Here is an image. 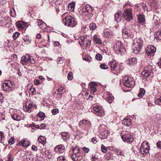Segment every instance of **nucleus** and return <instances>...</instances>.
<instances>
[{"instance_id": "cd10ccee", "label": "nucleus", "mask_w": 161, "mask_h": 161, "mask_svg": "<svg viewBox=\"0 0 161 161\" xmlns=\"http://www.w3.org/2000/svg\"><path fill=\"white\" fill-rule=\"evenodd\" d=\"M16 25L18 28L21 30L23 29L25 26L24 22L21 21L17 22L16 23Z\"/></svg>"}, {"instance_id": "f8f14e48", "label": "nucleus", "mask_w": 161, "mask_h": 161, "mask_svg": "<svg viewBox=\"0 0 161 161\" xmlns=\"http://www.w3.org/2000/svg\"><path fill=\"white\" fill-rule=\"evenodd\" d=\"M146 55L152 56L156 51V47L153 45H150L147 47L146 49Z\"/></svg>"}, {"instance_id": "13d9d810", "label": "nucleus", "mask_w": 161, "mask_h": 161, "mask_svg": "<svg viewBox=\"0 0 161 161\" xmlns=\"http://www.w3.org/2000/svg\"><path fill=\"white\" fill-rule=\"evenodd\" d=\"M12 10L13 11H12V10H11L10 13H11V16L14 17L15 15V14L14 13L15 10L14 8L12 9Z\"/></svg>"}, {"instance_id": "e433bc0d", "label": "nucleus", "mask_w": 161, "mask_h": 161, "mask_svg": "<svg viewBox=\"0 0 161 161\" xmlns=\"http://www.w3.org/2000/svg\"><path fill=\"white\" fill-rule=\"evenodd\" d=\"M145 92V90L143 88H141L140 90L139 93L138 94V96L141 97H142L144 95Z\"/></svg>"}, {"instance_id": "58836bf2", "label": "nucleus", "mask_w": 161, "mask_h": 161, "mask_svg": "<svg viewBox=\"0 0 161 161\" xmlns=\"http://www.w3.org/2000/svg\"><path fill=\"white\" fill-rule=\"evenodd\" d=\"M115 152L118 155L123 156L124 155L123 151L120 149L116 150Z\"/></svg>"}, {"instance_id": "bb28decb", "label": "nucleus", "mask_w": 161, "mask_h": 161, "mask_svg": "<svg viewBox=\"0 0 161 161\" xmlns=\"http://www.w3.org/2000/svg\"><path fill=\"white\" fill-rule=\"evenodd\" d=\"M37 22L38 26L42 30H44L46 28V25L43 21L40 20H38Z\"/></svg>"}, {"instance_id": "a878e982", "label": "nucleus", "mask_w": 161, "mask_h": 161, "mask_svg": "<svg viewBox=\"0 0 161 161\" xmlns=\"http://www.w3.org/2000/svg\"><path fill=\"white\" fill-rule=\"evenodd\" d=\"M69 133L68 132H63L61 133V136L64 141H67L69 138Z\"/></svg>"}, {"instance_id": "20e7f679", "label": "nucleus", "mask_w": 161, "mask_h": 161, "mask_svg": "<svg viewBox=\"0 0 161 161\" xmlns=\"http://www.w3.org/2000/svg\"><path fill=\"white\" fill-rule=\"evenodd\" d=\"M122 14L124 19L127 21L131 22L134 19L132 15V10L131 8L125 9Z\"/></svg>"}, {"instance_id": "69168bd1", "label": "nucleus", "mask_w": 161, "mask_h": 161, "mask_svg": "<svg viewBox=\"0 0 161 161\" xmlns=\"http://www.w3.org/2000/svg\"><path fill=\"white\" fill-rule=\"evenodd\" d=\"M54 44L55 45H56V46H58V47H59V46H60L59 43L58 42H54Z\"/></svg>"}, {"instance_id": "37998d69", "label": "nucleus", "mask_w": 161, "mask_h": 161, "mask_svg": "<svg viewBox=\"0 0 161 161\" xmlns=\"http://www.w3.org/2000/svg\"><path fill=\"white\" fill-rule=\"evenodd\" d=\"M112 156V154L110 152H108L105 155V157L107 160H109Z\"/></svg>"}, {"instance_id": "864d4df0", "label": "nucleus", "mask_w": 161, "mask_h": 161, "mask_svg": "<svg viewBox=\"0 0 161 161\" xmlns=\"http://www.w3.org/2000/svg\"><path fill=\"white\" fill-rule=\"evenodd\" d=\"M30 92L33 94H35L34 93L36 92V89L34 87H31L30 89Z\"/></svg>"}, {"instance_id": "39448f33", "label": "nucleus", "mask_w": 161, "mask_h": 161, "mask_svg": "<svg viewBox=\"0 0 161 161\" xmlns=\"http://www.w3.org/2000/svg\"><path fill=\"white\" fill-rule=\"evenodd\" d=\"M150 147L148 143L146 141L143 142L140 147V152L143 156H147L149 152Z\"/></svg>"}, {"instance_id": "4be33fe9", "label": "nucleus", "mask_w": 161, "mask_h": 161, "mask_svg": "<svg viewBox=\"0 0 161 161\" xmlns=\"http://www.w3.org/2000/svg\"><path fill=\"white\" fill-rule=\"evenodd\" d=\"M11 84L10 81L5 82L3 85V87L4 90L5 91H9Z\"/></svg>"}, {"instance_id": "338daca9", "label": "nucleus", "mask_w": 161, "mask_h": 161, "mask_svg": "<svg viewBox=\"0 0 161 161\" xmlns=\"http://www.w3.org/2000/svg\"><path fill=\"white\" fill-rule=\"evenodd\" d=\"M92 142H93L94 143H96L97 141L96 140V138L94 137L92 139Z\"/></svg>"}, {"instance_id": "bf43d9fd", "label": "nucleus", "mask_w": 161, "mask_h": 161, "mask_svg": "<svg viewBox=\"0 0 161 161\" xmlns=\"http://www.w3.org/2000/svg\"><path fill=\"white\" fill-rule=\"evenodd\" d=\"M25 110L29 113H30L31 111V109L28 106H25Z\"/></svg>"}, {"instance_id": "de8ad7c7", "label": "nucleus", "mask_w": 161, "mask_h": 161, "mask_svg": "<svg viewBox=\"0 0 161 161\" xmlns=\"http://www.w3.org/2000/svg\"><path fill=\"white\" fill-rule=\"evenodd\" d=\"M100 68L102 69H106L108 68V66L105 64H102L100 65Z\"/></svg>"}, {"instance_id": "72a5a7b5", "label": "nucleus", "mask_w": 161, "mask_h": 161, "mask_svg": "<svg viewBox=\"0 0 161 161\" xmlns=\"http://www.w3.org/2000/svg\"><path fill=\"white\" fill-rule=\"evenodd\" d=\"M75 2H72L69 4L68 6V8L71 11H74L75 8Z\"/></svg>"}, {"instance_id": "412c9836", "label": "nucleus", "mask_w": 161, "mask_h": 161, "mask_svg": "<svg viewBox=\"0 0 161 161\" xmlns=\"http://www.w3.org/2000/svg\"><path fill=\"white\" fill-rule=\"evenodd\" d=\"M18 144L19 145H21L23 147H27L29 146L30 142L29 141H26V140H22L19 141Z\"/></svg>"}, {"instance_id": "5701e85b", "label": "nucleus", "mask_w": 161, "mask_h": 161, "mask_svg": "<svg viewBox=\"0 0 161 161\" xmlns=\"http://www.w3.org/2000/svg\"><path fill=\"white\" fill-rule=\"evenodd\" d=\"M129 63H128V64L130 66H133L137 63V59L135 57L130 58L129 59Z\"/></svg>"}, {"instance_id": "473e14b6", "label": "nucleus", "mask_w": 161, "mask_h": 161, "mask_svg": "<svg viewBox=\"0 0 161 161\" xmlns=\"http://www.w3.org/2000/svg\"><path fill=\"white\" fill-rule=\"evenodd\" d=\"M39 142L44 145L46 143V139L45 138L42 136H40L38 138Z\"/></svg>"}, {"instance_id": "9b49d317", "label": "nucleus", "mask_w": 161, "mask_h": 161, "mask_svg": "<svg viewBox=\"0 0 161 161\" xmlns=\"http://www.w3.org/2000/svg\"><path fill=\"white\" fill-rule=\"evenodd\" d=\"M121 137L124 142L127 143H131L134 141L132 136L129 134L123 135Z\"/></svg>"}, {"instance_id": "f257e3e1", "label": "nucleus", "mask_w": 161, "mask_h": 161, "mask_svg": "<svg viewBox=\"0 0 161 161\" xmlns=\"http://www.w3.org/2000/svg\"><path fill=\"white\" fill-rule=\"evenodd\" d=\"M142 41L140 38H136L134 40L133 44V52L135 54H138L140 51L142 47Z\"/></svg>"}, {"instance_id": "e2e57ef3", "label": "nucleus", "mask_w": 161, "mask_h": 161, "mask_svg": "<svg viewBox=\"0 0 161 161\" xmlns=\"http://www.w3.org/2000/svg\"><path fill=\"white\" fill-rule=\"evenodd\" d=\"M83 149L84 150L85 153H87L89 151V149L86 148V147H83Z\"/></svg>"}, {"instance_id": "c9c22d12", "label": "nucleus", "mask_w": 161, "mask_h": 161, "mask_svg": "<svg viewBox=\"0 0 161 161\" xmlns=\"http://www.w3.org/2000/svg\"><path fill=\"white\" fill-rule=\"evenodd\" d=\"M12 118L14 120L16 121H19L20 120L21 117L18 114H15L14 115H12Z\"/></svg>"}, {"instance_id": "423d86ee", "label": "nucleus", "mask_w": 161, "mask_h": 161, "mask_svg": "<svg viewBox=\"0 0 161 161\" xmlns=\"http://www.w3.org/2000/svg\"><path fill=\"white\" fill-rule=\"evenodd\" d=\"M123 82L124 86L128 87H132L134 86L135 84L132 78L126 76L123 78Z\"/></svg>"}, {"instance_id": "1a4fd4ad", "label": "nucleus", "mask_w": 161, "mask_h": 161, "mask_svg": "<svg viewBox=\"0 0 161 161\" xmlns=\"http://www.w3.org/2000/svg\"><path fill=\"white\" fill-rule=\"evenodd\" d=\"M153 68L152 65H149L145 67L144 70L142 72L141 74L144 79H146L150 75Z\"/></svg>"}, {"instance_id": "f3484780", "label": "nucleus", "mask_w": 161, "mask_h": 161, "mask_svg": "<svg viewBox=\"0 0 161 161\" xmlns=\"http://www.w3.org/2000/svg\"><path fill=\"white\" fill-rule=\"evenodd\" d=\"M97 85L95 82H90L89 85V87L90 91L93 92H95L97 91Z\"/></svg>"}, {"instance_id": "7c9ffc66", "label": "nucleus", "mask_w": 161, "mask_h": 161, "mask_svg": "<svg viewBox=\"0 0 161 161\" xmlns=\"http://www.w3.org/2000/svg\"><path fill=\"white\" fill-rule=\"evenodd\" d=\"M113 35V33L112 31H107L105 32L104 34V36L106 38H109Z\"/></svg>"}, {"instance_id": "0eeeda50", "label": "nucleus", "mask_w": 161, "mask_h": 161, "mask_svg": "<svg viewBox=\"0 0 161 161\" xmlns=\"http://www.w3.org/2000/svg\"><path fill=\"white\" fill-rule=\"evenodd\" d=\"M21 63L23 65H25L28 63L34 64L35 61L32 56L26 54L25 56L22 57L21 59Z\"/></svg>"}, {"instance_id": "393cba45", "label": "nucleus", "mask_w": 161, "mask_h": 161, "mask_svg": "<svg viewBox=\"0 0 161 161\" xmlns=\"http://www.w3.org/2000/svg\"><path fill=\"white\" fill-rule=\"evenodd\" d=\"M106 94L108 96L106 98V100L107 102L109 103H112L114 99V98L112 94L110 93L109 92H107Z\"/></svg>"}, {"instance_id": "ea45409f", "label": "nucleus", "mask_w": 161, "mask_h": 161, "mask_svg": "<svg viewBox=\"0 0 161 161\" xmlns=\"http://www.w3.org/2000/svg\"><path fill=\"white\" fill-rule=\"evenodd\" d=\"M63 88L62 87V86H60L58 88L57 91L58 93L57 94V95H59L60 96H61L62 94V92L63 90Z\"/></svg>"}, {"instance_id": "9d476101", "label": "nucleus", "mask_w": 161, "mask_h": 161, "mask_svg": "<svg viewBox=\"0 0 161 161\" xmlns=\"http://www.w3.org/2000/svg\"><path fill=\"white\" fill-rule=\"evenodd\" d=\"M85 42H86V47H89L91 45V41L87 39L86 36H81L79 39V42L80 45L82 47H84Z\"/></svg>"}, {"instance_id": "6ab92c4d", "label": "nucleus", "mask_w": 161, "mask_h": 161, "mask_svg": "<svg viewBox=\"0 0 161 161\" xmlns=\"http://www.w3.org/2000/svg\"><path fill=\"white\" fill-rule=\"evenodd\" d=\"M65 147L63 145H60L56 146L54 150L56 152L63 153L64 151Z\"/></svg>"}, {"instance_id": "f704fd0d", "label": "nucleus", "mask_w": 161, "mask_h": 161, "mask_svg": "<svg viewBox=\"0 0 161 161\" xmlns=\"http://www.w3.org/2000/svg\"><path fill=\"white\" fill-rule=\"evenodd\" d=\"M155 37L156 40H161V30L156 32Z\"/></svg>"}, {"instance_id": "c85d7f7f", "label": "nucleus", "mask_w": 161, "mask_h": 161, "mask_svg": "<svg viewBox=\"0 0 161 161\" xmlns=\"http://www.w3.org/2000/svg\"><path fill=\"white\" fill-rule=\"evenodd\" d=\"M122 37L123 38L126 39L128 37L130 34L128 33L127 29H123L122 30Z\"/></svg>"}, {"instance_id": "4d7b16f0", "label": "nucleus", "mask_w": 161, "mask_h": 161, "mask_svg": "<svg viewBox=\"0 0 161 161\" xmlns=\"http://www.w3.org/2000/svg\"><path fill=\"white\" fill-rule=\"evenodd\" d=\"M63 58H58V63L61 64L63 63Z\"/></svg>"}, {"instance_id": "8fccbe9b", "label": "nucleus", "mask_w": 161, "mask_h": 161, "mask_svg": "<svg viewBox=\"0 0 161 161\" xmlns=\"http://www.w3.org/2000/svg\"><path fill=\"white\" fill-rule=\"evenodd\" d=\"M95 57L98 60H101L102 59V56L100 54L98 53L96 55Z\"/></svg>"}, {"instance_id": "2f4dec72", "label": "nucleus", "mask_w": 161, "mask_h": 161, "mask_svg": "<svg viewBox=\"0 0 161 161\" xmlns=\"http://www.w3.org/2000/svg\"><path fill=\"white\" fill-rule=\"evenodd\" d=\"M83 124L87 125V126H90L91 125L90 122L89 121L85 120H82L79 122V125H82Z\"/></svg>"}, {"instance_id": "7ed1b4c3", "label": "nucleus", "mask_w": 161, "mask_h": 161, "mask_svg": "<svg viewBox=\"0 0 161 161\" xmlns=\"http://www.w3.org/2000/svg\"><path fill=\"white\" fill-rule=\"evenodd\" d=\"M72 151L74 154L71 155V158L74 161H79L82 159V155L80 153V150L77 147H73Z\"/></svg>"}, {"instance_id": "dca6fc26", "label": "nucleus", "mask_w": 161, "mask_h": 161, "mask_svg": "<svg viewBox=\"0 0 161 161\" xmlns=\"http://www.w3.org/2000/svg\"><path fill=\"white\" fill-rule=\"evenodd\" d=\"M109 65L112 70H116L118 67V64L115 60H112L109 63Z\"/></svg>"}, {"instance_id": "a19ab883", "label": "nucleus", "mask_w": 161, "mask_h": 161, "mask_svg": "<svg viewBox=\"0 0 161 161\" xmlns=\"http://www.w3.org/2000/svg\"><path fill=\"white\" fill-rule=\"evenodd\" d=\"M20 35L19 33L18 32H16L13 35V37L14 40H16L17 38L19 37Z\"/></svg>"}, {"instance_id": "4c0bfd02", "label": "nucleus", "mask_w": 161, "mask_h": 161, "mask_svg": "<svg viewBox=\"0 0 161 161\" xmlns=\"http://www.w3.org/2000/svg\"><path fill=\"white\" fill-rule=\"evenodd\" d=\"M37 116L40 117L42 120H43L45 117V114L42 112H40L37 114Z\"/></svg>"}, {"instance_id": "09e8293b", "label": "nucleus", "mask_w": 161, "mask_h": 161, "mask_svg": "<svg viewBox=\"0 0 161 161\" xmlns=\"http://www.w3.org/2000/svg\"><path fill=\"white\" fill-rule=\"evenodd\" d=\"M14 142V137H11L8 141V144L10 145L13 144Z\"/></svg>"}, {"instance_id": "2eb2a0df", "label": "nucleus", "mask_w": 161, "mask_h": 161, "mask_svg": "<svg viewBox=\"0 0 161 161\" xmlns=\"http://www.w3.org/2000/svg\"><path fill=\"white\" fill-rule=\"evenodd\" d=\"M137 23L140 24H143V23L145 22V17L144 15L142 14L139 13L137 15Z\"/></svg>"}, {"instance_id": "49530a36", "label": "nucleus", "mask_w": 161, "mask_h": 161, "mask_svg": "<svg viewBox=\"0 0 161 161\" xmlns=\"http://www.w3.org/2000/svg\"><path fill=\"white\" fill-rule=\"evenodd\" d=\"M155 102L156 104L159 105H161V96L156 100Z\"/></svg>"}, {"instance_id": "4468645a", "label": "nucleus", "mask_w": 161, "mask_h": 161, "mask_svg": "<svg viewBox=\"0 0 161 161\" xmlns=\"http://www.w3.org/2000/svg\"><path fill=\"white\" fill-rule=\"evenodd\" d=\"M94 110L96 114L98 116L103 115L104 114V111L101 109V107L98 106H97L93 107Z\"/></svg>"}, {"instance_id": "6e6552de", "label": "nucleus", "mask_w": 161, "mask_h": 161, "mask_svg": "<svg viewBox=\"0 0 161 161\" xmlns=\"http://www.w3.org/2000/svg\"><path fill=\"white\" fill-rule=\"evenodd\" d=\"M114 50L116 53L118 54H122V52L125 51L124 47L123 44L121 41H117L114 46Z\"/></svg>"}, {"instance_id": "c756f323", "label": "nucleus", "mask_w": 161, "mask_h": 161, "mask_svg": "<svg viewBox=\"0 0 161 161\" xmlns=\"http://www.w3.org/2000/svg\"><path fill=\"white\" fill-rule=\"evenodd\" d=\"M122 13L121 12H119L116 13L115 14V20L117 22L120 21L121 19V15Z\"/></svg>"}, {"instance_id": "6e6d98bb", "label": "nucleus", "mask_w": 161, "mask_h": 161, "mask_svg": "<svg viewBox=\"0 0 161 161\" xmlns=\"http://www.w3.org/2000/svg\"><path fill=\"white\" fill-rule=\"evenodd\" d=\"M157 146L158 148L161 149V142L159 141L157 143Z\"/></svg>"}, {"instance_id": "3c124183", "label": "nucleus", "mask_w": 161, "mask_h": 161, "mask_svg": "<svg viewBox=\"0 0 161 161\" xmlns=\"http://www.w3.org/2000/svg\"><path fill=\"white\" fill-rule=\"evenodd\" d=\"M58 161H67L65 158L63 156H60L58 157Z\"/></svg>"}, {"instance_id": "a18cd8bd", "label": "nucleus", "mask_w": 161, "mask_h": 161, "mask_svg": "<svg viewBox=\"0 0 161 161\" xmlns=\"http://www.w3.org/2000/svg\"><path fill=\"white\" fill-rule=\"evenodd\" d=\"M101 149L102 151L104 153H106L107 151V149L103 144L101 145Z\"/></svg>"}, {"instance_id": "052dcab7", "label": "nucleus", "mask_w": 161, "mask_h": 161, "mask_svg": "<svg viewBox=\"0 0 161 161\" xmlns=\"http://www.w3.org/2000/svg\"><path fill=\"white\" fill-rule=\"evenodd\" d=\"M32 149L34 151H36L37 149V147L35 145H33L32 146Z\"/></svg>"}, {"instance_id": "680f3d73", "label": "nucleus", "mask_w": 161, "mask_h": 161, "mask_svg": "<svg viewBox=\"0 0 161 161\" xmlns=\"http://www.w3.org/2000/svg\"><path fill=\"white\" fill-rule=\"evenodd\" d=\"M34 83L36 85H38L40 84L39 80L38 79H36L34 81Z\"/></svg>"}, {"instance_id": "79ce46f5", "label": "nucleus", "mask_w": 161, "mask_h": 161, "mask_svg": "<svg viewBox=\"0 0 161 161\" xmlns=\"http://www.w3.org/2000/svg\"><path fill=\"white\" fill-rule=\"evenodd\" d=\"M89 27L91 30H94L97 28V26L95 23H92L90 24Z\"/></svg>"}, {"instance_id": "a211bd4d", "label": "nucleus", "mask_w": 161, "mask_h": 161, "mask_svg": "<svg viewBox=\"0 0 161 161\" xmlns=\"http://www.w3.org/2000/svg\"><path fill=\"white\" fill-rule=\"evenodd\" d=\"M93 41L95 43L97 44L101 45L102 43L100 37L97 35H95L93 36Z\"/></svg>"}, {"instance_id": "5fc2aeb1", "label": "nucleus", "mask_w": 161, "mask_h": 161, "mask_svg": "<svg viewBox=\"0 0 161 161\" xmlns=\"http://www.w3.org/2000/svg\"><path fill=\"white\" fill-rule=\"evenodd\" d=\"M31 109L32 107H34V108H36V106L34 104H33L32 103H29L28 106Z\"/></svg>"}, {"instance_id": "f03ea898", "label": "nucleus", "mask_w": 161, "mask_h": 161, "mask_svg": "<svg viewBox=\"0 0 161 161\" xmlns=\"http://www.w3.org/2000/svg\"><path fill=\"white\" fill-rule=\"evenodd\" d=\"M63 22L65 25L70 27L74 26L77 24L75 19L70 15H67L63 19Z\"/></svg>"}, {"instance_id": "774afa93", "label": "nucleus", "mask_w": 161, "mask_h": 161, "mask_svg": "<svg viewBox=\"0 0 161 161\" xmlns=\"http://www.w3.org/2000/svg\"><path fill=\"white\" fill-rule=\"evenodd\" d=\"M17 73H18V75L19 76H20L22 75V74H21V72L20 71V70L19 69H18V70Z\"/></svg>"}, {"instance_id": "b1692460", "label": "nucleus", "mask_w": 161, "mask_h": 161, "mask_svg": "<svg viewBox=\"0 0 161 161\" xmlns=\"http://www.w3.org/2000/svg\"><path fill=\"white\" fill-rule=\"evenodd\" d=\"M122 124L126 125L127 126H129L131 125L130 119L126 117L122 121Z\"/></svg>"}, {"instance_id": "c03bdc74", "label": "nucleus", "mask_w": 161, "mask_h": 161, "mask_svg": "<svg viewBox=\"0 0 161 161\" xmlns=\"http://www.w3.org/2000/svg\"><path fill=\"white\" fill-rule=\"evenodd\" d=\"M68 79L69 80H71L73 78V74L72 72H69L68 74Z\"/></svg>"}, {"instance_id": "0e129e2a", "label": "nucleus", "mask_w": 161, "mask_h": 161, "mask_svg": "<svg viewBox=\"0 0 161 161\" xmlns=\"http://www.w3.org/2000/svg\"><path fill=\"white\" fill-rule=\"evenodd\" d=\"M0 135L1 139L3 138L4 137V133L1 131L0 132Z\"/></svg>"}, {"instance_id": "ddd939ff", "label": "nucleus", "mask_w": 161, "mask_h": 161, "mask_svg": "<svg viewBox=\"0 0 161 161\" xmlns=\"http://www.w3.org/2000/svg\"><path fill=\"white\" fill-rule=\"evenodd\" d=\"M92 8L89 5L84 6L82 8L81 13L83 15H87L92 13Z\"/></svg>"}, {"instance_id": "aec40b11", "label": "nucleus", "mask_w": 161, "mask_h": 161, "mask_svg": "<svg viewBox=\"0 0 161 161\" xmlns=\"http://www.w3.org/2000/svg\"><path fill=\"white\" fill-rule=\"evenodd\" d=\"M108 135V130H103L101 132L99 135L100 137L102 139L106 138Z\"/></svg>"}, {"instance_id": "603ef678", "label": "nucleus", "mask_w": 161, "mask_h": 161, "mask_svg": "<svg viewBox=\"0 0 161 161\" xmlns=\"http://www.w3.org/2000/svg\"><path fill=\"white\" fill-rule=\"evenodd\" d=\"M52 113L53 115H56L58 112V109L56 108L52 110Z\"/></svg>"}]
</instances>
